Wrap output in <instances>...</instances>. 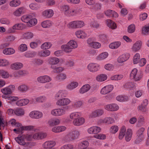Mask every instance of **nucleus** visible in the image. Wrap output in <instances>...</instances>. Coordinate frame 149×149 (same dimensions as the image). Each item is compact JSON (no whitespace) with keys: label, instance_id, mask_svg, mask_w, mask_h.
<instances>
[{"label":"nucleus","instance_id":"obj_1","mask_svg":"<svg viewBox=\"0 0 149 149\" xmlns=\"http://www.w3.org/2000/svg\"><path fill=\"white\" fill-rule=\"evenodd\" d=\"M59 62V59L55 57L50 58L48 60V63L51 65L50 68L53 69L54 73H60L63 70L62 67H58L56 65Z\"/></svg>","mask_w":149,"mask_h":149},{"label":"nucleus","instance_id":"obj_2","mask_svg":"<svg viewBox=\"0 0 149 149\" xmlns=\"http://www.w3.org/2000/svg\"><path fill=\"white\" fill-rule=\"evenodd\" d=\"M80 133L77 130H72L68 133L64 138V140L66 142H70L77 139Z\"/></svg>","mask_w":149,"mask_h":149},{"label":"nucleus","instance_id":"obj_3","mask_svg":"<svg viewBox=\"0 0 149 149\" xmlns=\"http://www.w3.org/2000/svg\"><path fill=\"white\" fill-rule=\"evenodd\" d=\"M28 141H32L33 138V135L32 134L19 135L18 137L15 138V139L17 143L20 145H24L26 143L24 139Z\"/></svg>","mask_w":149,"mask_h":149},{"label":"nucleus","instance_id":"obj_4","mask_svg":"<svg viewBox=\"0 0 149 149\" xmlns=\"http://www.w3.org/2000/svg\"><path fill=\"white\" fill-rule=\"evenodd\" d=\"M143 72L139 71L137 72V70L136 68L134 69L130 74V76L131 79H134L135 81L140 80L143 77Z\"/></svg>","mask_w":149,"mask_h":149},{"label":"nucleus","instance_id":"obj_5","mask_svg":"<svg viewBox=\"0 0 149 149\" xmlns=\"http://www.w3.org/2000/svg\"><path fill=\"white\" fill-rule=\"evenodd\" d=\"M69 106L63 107L61 108L56 109L51 111V114L55 116H59L65 113L66 111L69 109Z\"/></svg>","mask_w":149,"mask_h":149},{"label":"nucleus","instance_id":"obj_6","mask_svg":"<svg viewBox=\"0 0 149 149\" xmlns=\"http://www.w3.org/2000/svg\"><path fill=\"white\" fill-rule=\"evenodd\" d=\"M70 100L68 98H63L57 101L56 104L57 105L63 106V107L68 106H67L70 102Z\"/></svg>","mask_w":149,"mask_h":149},{"label":"nucleus","instance_id":"obj_7","mask_svg":"<svg viewBox=\"0 0 149 149\" xmlns=\"http://www.w3.org/2000/svg\"><path fill=\"white\" fill-rule=\"evenodd\" d=\"M29 116L31 118L38 119L42 117L43 113L39 111H34L30 113Z\"/></svg>","mask_w":149,"mask_h":149},{"label":"nucleus","instance_id":"obj_8","mask_svg":"<svg viewBox=\"0 0 149 149\" xmlns=\"http://www.w3.org/2000/svg\"><path fill=\"white\" fill-rule=\"evenodd\" d=\"M15 86L14 85H11L8 87L1 89V91L4 94L8 95L10 94L12 91L14 90Z\"/></svg>","mask_w":149,"mask_h":149},{"label":"nucleus","instance_id":"obj_9","mask_svg":"<svg viewBox=\"0 0 149 149\" xmlns=\"http://www.w3.org/2000/svg\"><path fill=\"white\" fill-rule=\"evenodd\" d=\"M104 113V111L102 109H97L93 112L90 115V117L92 118L100 117Z\"/></svg>","mask_w":149,"mask_h":149},{"label":"nucleus","instance_id":"obj_10","mask_svg":"<svg viewBox=\"0 0 149 149\" xmlns=\"http://www.w3.org/2000/svg\"><path fill=\"white\" fill-rule=\"evenodd\" d=\"M87 68L91 72H95L99 69V65L96 63H91L88 65Z\"/></svg>","mask_w":149,"mask_h":149},{"label":"nucleus","instance_id":"obj_11","mask_svg":"<svg viewBox=\"0 0 149 149\" xmlns=\"http://www.w3.org/2000/svg\"><path fill=\"white\" fill-rule=\"evenodd\" d=\"M113 88V85H110L104 87L101 91V93L103 95L107 94L112 91Z\"/></svg>","mask_w":149,"mask_h":149},{"label":"nucleus","instance_id":"obj_12","mask_svg":"<svg viewBox=\"0 0 149 149\" xmlns=\"http://www.w3.org/2000/svg\"><path fill=\"white\" fill-rule=\"evenodd\" d=\"M105 108L108 111H115L118 109L119 107L116 104H112L106 105Z\"/></svg>","mask_w":149,"mask_h":149},{"label":"nucleus","instance_id":"obj_13","mask_svg":"<svg viewBox=\"0 0 149 149\" xmlns=\"http://www.w3.org/2000/svg\"><path fill=\"white\" fill-rule=\"evenodd\" d=\"M101 130L100 127L97 126H93L90 127L88 130V133L90 134H96L99 132Z\"/></svg>","mask_w":149,"mask_h":149},{"label":"nucleus","instance_id":"obj_14","mask_svg":"<svg viewBox=\"0 0 149 149\" xmlns=\"http://www.w3.org/2000/svg\"><path fill=\"white\" fill-rule=\"evenodd\" d=\"M51 80V78L47 75L40 76L37 79V81L41 83H45L49 82Z\"/></svg>","mask_w":149,"mask_h":149},{"label":"nucleus","instance_id":"obj_15","mask_svg":"<svg viewBox=\"0 0 149 149\" xmlns=\"http://www.w3.org/2000/svg\"><path fill=\"white\" fill-rule=\"evenodd\" d=\"M142 46V42L140 41H138L134 43L132 47V49L134 52L139 51L141 49Z\"/></svg>","mask_w":149,"mask_h":149},{"label":"nucleus","instance_id":"obj_16","mask_svg":"<svg viewBox=\"0 0 149 149\" xmlns=\"http://www.w3.org/2000/svg\"><path fill=\"white\" fill-rule=\"evenodd\" d=\"M54 14V12L52 10H46L42 13V16L45 18H49L52 17Z\"/></svg>","mask_w":149,"mask_h":149},{"label":"nucleus","instance_id":"obj_17","mask_svg":"<svg viewBox=\"0 0 149 149\" xmlns=\"http://www.w3.org/2000/svg\"><path fill=\"white\" fill-rule=\"evenodd\" d=\"M56 144L55 142L54 141H48L45 142L42 145L43 147L45 149L50 148L54 147Z\"/></svg>","mask_w":149,"mask_h":149},{"label":"nucleus","instance_id":"obj_18","mask_svg":"<svg viewBox=\"0 0 149 149\" xmlns=\"http://www.w3.org/2000/svg\"><path fill=\"white\" fill-rule=\"evenodd\" d=\"M60 123V121L59 119L56 118H52L49 120L48 124L50 126H53L58 125Z\"/></svg>","mask_w":149,"mask_h":149},{"label":"nucleus","instance_id":"obj_19","mask_svg":"<svg viewBox=\"0 0 149 149\" xmlns=\"http://www.w3.org/2000/svg\"><path fill=\"white\" fill-rule=\"evenodd\" d=\"M85 122L84 118H83L78 117L73 121V124L75 125L79 126L82 125Z\"/></svg>","mask_w":149,"mask_h":149},{"label":"nucleus","instance_id":"obj_20","mask_svg":"<svg viewBox=\"0 0 149 149\" xmlns=\"http://www.w3.org/2000/svg\"><path fill=\"white\" fill-rule=\"evenodd\" d=\"M26 11L25 9L23 7L19 8L14 12V15L17 16H19L23 14Z\"/></svg>","mask_w":149,"mask_h":149},{"label":"nucleus","instance_id":"obj_21","mask_svg":"<svg viewBox=\"0 0 149 149\" xmlns=\"http://www.w3.org/2000/svg\"><path fill=\"white\" fill-rule=\"evenodd\" d=\"M123 86L126 88L131 90L135 88V84L133 82L128 81L126 82L124 85Z\"/></svg>","mask_w":149,"mask_h":149},{"label":"nucleus","instance_id":"obj_22","mask_svg":"<svg viewBox=\"0 0 149 149\" xmlns=\"http://www.w3.org/2000/svg\"><path fill=\"white\" fill-rule=\"evenodd\" d=\"M91 88L90 85L88 84L83 85L80 89L79 92L80 93L83 94L87 92Z\"/></svg>","mask_w":149,"mask_h":149},{"label":"nucleus","instance_id":"obj_23","mask_svg":"<svg viewBox=\"0 0 149 149\" xmlns=\"http://www.w3.org/2000/svg\"><path fill=\"white\" fill-rule=\"evenodd\" d=\"M129 57V55L128 54H123L118 58V61L119 63L123 62L127 60Z\"/></svg>","mask_w":149,"mask_h":149},{"label":"nucleus","instance_id":"obj_24","mask_svg":"<svg viewBox=\"0 0 149 149\" xmlns=\"http://www.w3.org/2000/svg\"><path fill=\"white\" fill-rule=\"evenodd\" d=\"M66 127L64 126H58L52 128V130L53 132L56 133L63 131H64Z\"/></svg>","mask_w":149,"mask_h":149},{"label":"nucleus","instance_id":"obj_25","mask_svg":"<svg viewBox=\"0 0 149 149\" xmlns=\"http://www.w3.org/2000/svg\"><path fill=\"white\" fill-rule=\"evenodd\" d=\"M23 64L20 63H15L12 64L11 65V68L13 70L19 69L22 68Z\"/></svg>","mask_w":149,"mask_h":149},{"label":"nucleus","instance_id":"obj_26","mask_svg":"<svg viewBox=\"0 0 149 149\" xmlns=\"http://www.w3.org/2000/svg\"><path fill=\"white\" fill-rule=\"evenodd\" d=\"M132 135V130L129 129L127 130L125 135V139L127 141H129L131 139Z\"/></svg>","mask_w":149,"mask_h":149},{"label":"nucleus","instance_id":"obj_27","mask_svg":"<svg viewBox=\"0 0 149 149\" xmlns=\"http://www.w3.org/2000/svg\"><path fill=\"white\" fill-rule=\"evenodd\" d=\"M107 26L112 29H115L117 27L116 24L113 21L110 19L107 20Z\"/></svg>","mask_w":149,"mask_h":149},{"label":"nucleus","instance_id":"obj_28","mask_svg":"<svg viewBox=\"0 0 149 149\" xmlns=\"http://www.w3.org/2000/svg\"><path fill=\"white\" fill-rule=\"evenodd\" d=\"M75 35L77 37L79 38H83L86 36V34L85 33L81 30H79L75 32Z\"/></svg>","mask_w":149,"mask_h":149},{"label":"nucleus","instance_id":"obj_29","mask_svg":"<svg viewBox=\"0 0 149 149\" xmlns=\"http://www.w3.org/2000/svg\"><path fill=\"white\" fill-rule=\"evenodd\" d=\"M50 54V51L47 50H42L39 52V56L41 57H46L49 56Z\"/></svg>","mask_w":149,"mask_h":149},{"label":"nucleus","instance_id":"obj_30","mask_svg":"<svg viewBox=\"0 0 149 149\" xmlns=\"http://www.w3.org/2000/svg\"><path fill=\"white\" fill-rule=\"evenodd\" d=\"M90 40V39H88L87 40V42L91 47L96 49L100 47L101 45L98 42H89V41Z\"/></svg>","mask_w":149,"mask_h":149},{"label":"nucleus","instance_id":"obj_31","mask_svg":"<svg viewBox=\"0 0 149 149\" xmlns=\"http://www.w3.org/2000/svg\"><path fill=\"white\" fill-rule=\"evenodd\" d=\"M88 146V143L87 141H83L78 145L79 149H86Z\"/></svg>","mask_w":149,"mask_h":149},{"label":"nucleus","instance_id":"obj_32","mask_svg":"<svg viewBox=\"0 0 149 149\" xmlns=\"http://www.w3.org/2000/svg\"><path fill=\"white\" fill-rule=\"evenodd\" d=\"M24 114V111L22 108L18 107L15 109V114L17 116H21Z\"/></svg>","mask_w":149,"mask_h":149},{"label":"nucleus","instance_id":"obj_33","mask_svg":"<svg viewBox=\"0 0 149 149\" xmlns=\"http://www.w3.org/2000/svg\"><path fill=\"white\" fill-rule=\"evenodd\" d=\"M121 43L120 42H115L110 44L109 47L112 49H116L118 48L121 45Z\"/></svg>","mask_w":149,"mask_h":149},{"label":"nucleus","instance_id":"obj_34","mask_svg":"<svg viewBox=\"0 0 149 149\" xmlns=\"http://www.w3.org/2000/svg\"><path fill=\"white\" fill-rule=\"evenodd\" d=\"M66 95V94L64 91H60L56 94L55 98L58 99L59 98L65 97Z\"/></svg>","mask_w":149,"mask_h":149},{"label":"nucleus","instance_id":"obj_35","mask_svg":"<svg viewBox=\"0 0 149 149\" xmlns=\"http://www.w3.org/2000/svg\"><path fill=\"white\" fill-rule=\"evenodd\" d=\"M15 50L12 48H7L3 50V53L6 55H10L15 52Z\"/></svg>","mask_w":149,"mask_h":149},{"label":"nucleus","instance_id":"obj_36","mask_svg":"<svg viewBox=\"0 0 149 149\" xmlns=\"http://www.w3.org/2000/svg\"><path fill=\"white\" fill-rule=\"evenodd\" d=\"M32 62L35 66H37L42 64L43 63V61L40 59H32Z\"/></svg>","mask_w":149,"mask_h":149},{"label":"nucleus","instance_id":"obj_37","mask_svg":"<svg viewBox=\"0 0 149 149\" xmlns=\"http://www.w3.org/2000/svg\"><path fill=\"white\" fill-rule=\"evenodd\" d=\"M126 129L124 127H122L120 130L118 136V138L120 139H122L124 136L125 134Z\"/></svg>","mask_w":149,"mask_h":149},{"label":"nucleus","instance_id":"obj_38","mask_svg":"<svg viewBox=\"0 0 149 149\" xmlns=\"http://www.w3.org/2000/svg\"><path fill=\"white\" fill-rule=\"evenodd\" d=\"M25 27V25L22 23L14 25L13 29L15 30H22Z\"/></svg>","mask_w":149,"mask_h":149},{"label":"nucleus","instance_id":"obj_39","mask_svg":"<svg viewBox=\"0 0 149 149\" xmlns=\"http://www.w3.org/2000/svg\"><path fill=\"white\" fill-rule=\"evenodd\" d=\"M61 48L63 50L66 52H71L72 50L71 48L70 47L67 43L65 45H62L61 46Z\"/></svg>","mask_w":149,"mask_h":149},{"label":"nucleus","instance_id":"obj_40","mask_svg":"<svg viewBox=\"0 0 149 149\" xmlns=\"http://www.w3.org/2000/svg\"><path fill=\"white\" fill-rule=\"evenodd\" d=\"M107 78V75L105 74H101L97 76L96 77V80L98 81H102L106 80Z\"/></svg>","mask_w":149,"mask_h":149},{"label":"nucleus","instance_id":"obj_41","mask_svg":"<svg viewBox=\"0 0 149 149\" xmlns=\"http://www.w3.org/2000/svg\"><path fill=\"white\" fill-rule=\"evenodd\" d=\"M67 44L72 49L77 48V45L76 42L74 40L70 41Z\"/></svg>","mask_w":149,"mask_h":149},{"label":"nucleus","instance_id":"obj_42","mask_svg":"<svg viewBox=\"0 0 149 149\" xmlns=\"http://www.w3.org/2000/svg\"><path fill=\"white\" fill-rule=\"evenodd\" d=\"M78 85V83L77 82H72L67 86V88L70 90H72L76 88Z\"/></svg>","mask_w":149,"mask_h":149},{"label":"nucleus","instance_id":"obj_43","mask_svg":"<svg viewBox=\"0 0 149 149\" xmlns=\"http://www.w3.org/2000/svg\"><path fill=\"white\" fill-rule=\"evenodd\" d=\"M79 13L78 9L74 8H71L69 10L68 15L73 16Z\"/></svg>","mask_w":149,"mask_h":149},{"label":"nucleus","instance_id":"obj_44","mask_svg":"<svg viewBox=\"0 0 149 149\" xmlns=\"http://www.w3.org/2000/svg\"><path fill=\"white\" fill-rule=\"evenodd\" d=\"M80 115L81 114L79 112H74L70 114V119L75 120L78 118Z\"/></svg>","mask_w":149,"mask_h":149},{"label":"nucleus","instance_id":"obj_45","mask_svg":"<svg viewBox=\"0 0 149 149\" xmlns=\"http://www.w3.org/2000/svg\"><path fill=\"white\" fill-rule=\"evenodd\" d=\"M116 99L118 101L120 102H125L127 100L129 97L126 96L120 95L117 96Z\"/></svg>","mask_w":149,"mask_h":149},{"label":"nucleus","instance_id":"obj_46","mask_svg":"<svg viewBox=\"0 0 149 149\" xmlns=\"http://www.w3.org/2000/svg\"><path fill=\"white\" fill-rule=\"evenodd\" d=\"M29 87L27 85L25 84H22L20 85L18 87V90L20 91L24 92L27 91Z\"/></svg>","mask_w":149,"mask_h":149},{"label":"nucleus","instance_id":"obj_47","mask_svg":"<svg viewBox=\"0 0 149 149\" xmlns=\"http://www.w3.org/2000/svg\"><path fill=\"white\" fill-rule=\"evenodd\" d=\"M20 3V1L19 0H13L10 1V5L11 6L16 7L19 6Z\"/></svg>","mask_w":149,"mask_h":149},{"label":"nucleus","instance_id":"obj_48","mask_svg":"<svg viewBox=\"0 0 149 149\" xmlns=\"http://www.w3.org/2000/svg\"><path fill=\"white\" fill-rule=\"evenodd\" d=\"M42 26L44 28H48L52 25L51 22L48 20L42 22L41 24Z\"/></svg>","mask_w":149,"mask_h":149},{"label":"nucleus","instance_id":"obj_49","mask_svg":"<svg viewBox=\"0 0 149 149\" xmlns=\"http://www.w3.org/2000/svg\"><path fill=\"white\" fill-rule=\"evenodd\" d=\"M28 23V25L30 27L35 25L37 23V20L35 18H32L31 17L30 20Z\"/></svg>","mask_w":149,"mask_h":149},{"label":"nucleus","instance_id":"obj_50","mask_svg":"<svg viewBox=\"0 0 149 149\" xmlns=\"http://www.w3.org/2000/svg\"><path fill=\"white\" fill-rule=\"evenodd\" d=\"M67 77L65 74L60 73L58 74L56 77V78L58 80L61 81L64 80Z\"/></svg>","mask_w":149,"mask_h":149},{"label":"nucleus","instance_id":"obj_51","mask_svg":"<svg viewBox=\"0 0 149 149\" xmlns=\"http://www.w3.org/2000/svg\"><path fill=\"white\" fill-rule=\"evenodd\" d=\"M52 45L49 42H46L44 43L41 46V48L42 49H46L49 48Z\"/></svg>","mask_w":149,"mask_h":149},{"label":"nucleus","instance_id":"obj_52","mask_svg":"<svg viewBox=\"0 0 149 149\" xmlns=\"http://www.w3.org/2000/svg\"><path fill=\"white\" fill-rule=\"evenodd\" d=\"M31 17L30 15H24L21 17V19L23 22L28 23Z\"/></svg>","mask_w":149,"mask_h":149},{"label":"nucleus","instance_id":"obj_53","mask_svg":"<svg viewBox=\"0 0 149 149\" xmlns=\"http://www.w3.org/2000/svg\"><path fill=\"white\" fill-rule=\"evenodd\" d=\"M145 122L144 117L142 116H139L138 118V125L139 126H141L144 125Z\"/></svg>","mask_w":149,"mask_h":149},{"label":"nucleus","instance_id":"obj_54","mask_svg":"<svg viewBox=\"0 0 149 149\" xmlns=\"http://www.w3.org/2000/svg\"><path fill=\"white\" fill-rule=\"evenodd\" d=\"M140 60V56L139 54H136L134 57L133 62L134 64L138 63Z\"/></svg>","mask_w":149,"mask_h":149},{"label":"nucleus","instance_id":"obj_55","mask_svg":"<svg viewBox=\"0 0 149 149\" xmlns=\"http://www.w3.org/2000/svg\"><path fill=\"white\" fill-rule=\"evenodd\" d=\"M36 54V53L34 52H27L25 53L24 56L27 58L34 57Z\"/></svg>","mask_w":149,"mask_h":149},{"label":"nucleus","instance_id":"obj_56","mask_svg":"<svg viewBox=\"0 0 149 149\" xmlns=\"http://www.w3.org/2000/svg\"><path fill=\"white\" fill-rule=\"evenodd\" d=\"M135 27L134 24L130 25L128 27L127 31L130 33H133L135 31Z\"/></svg>","mask_w":149,"mask_h":149},{"label":"nucleus","instance_id":"obj_57","mask_svg":"<svg viewBox=\"0 0 149 149\" xmlns=\"http://www.w3.org/2000/svg\"><path fill=\"white\" fill-rule=\"evenodd\" d=\"M76 29L80 28L84 25V23L83 21H76Z\"/></svg>","mask_w":149,"mask_h":149},{"label":"nucleus","instance_id":"obj_58","mask_svg":"<svg viewBox=\"0 0 149 149\" xmlns=\"http://www.w3.org/2000/svg\"><path fill=\"white\" fill-rule=\"evenodd\" d=\"M90 26L93 28L97 29L99 27L100 25L97 22L93 21L91 22Z\"/></svg>","mask_w":149,"mask_h":149},{"label":"nucleus","instance_id":"obj_59","mask_svg":"<svg viewBox=\"0 0 149 149\" xmlns=\"http://www.w3.org/2000/svg\"><path fill=\"white\" fill-rule=\"evenodd\" d=\"M23 35L24 38L26 39L31 38L33 36V33L31 32H26L24 33Z\"/></svg>","mask_w":149,"mask_h":149},{"label":"nucleus","instance_id":"obj_60","mask_svg":"<svg viewBox=\"0 0 149 149\" xmlns=\"http://www.w3.org/2000/svg\"><path fill=\"white\" fill-rule=\"evenodd\" d=\"M76 21L70 22L67 25L69 29H76Z\"/></svg>","mask_w":149,"mask_h":149},{"label":"nucleus","instance_id":"obj_61","mask_svg":"<svg viewBox=\"0 0 149 149\" xmlns=\"http://www.w3.org/2000/svg\"><path fill=\"white\" fill-rule=\"evenodd\" d=\"M145 130V129L143 127H141L137 131L136 133V136L141 137L143 136V133Z\"/></svg>","mask_w":149,"mask_h":149},{"label":"nucleus","instance_id":"obj_62","mask_svg":"<svg viewBox=\"0 0 149 149\" xmlns=\"http://www.w3.org/2000/svg\"><path fill=\"white\" fill-rule=\"evenodd\" d=\"M123 77V76L121 75H115L111 77L112 80H121Z\"/></svg>","mask_w":149,"mask_h":149},{"label":"nucleus","instance_id":"obj_63","mask_svg":"<svg viewBox=\"0 0 149 149\" xmlns=\"http://www.w3.org/2000/svg\"><path fill=\"white\" fill-rule=\"evenodd\" d=\"M118 130V127L116 125L112 126L110 128V132L113 134L116 133Z\"/></svg>","mask_w":149,"mask_h":149},{"label":"nucleus","instance_id":"obj_64","mask_svg":"<svg viewBox=\"0 0 149 149\" xmlns=\"http://www.w3.org/2000/svg\"><path fill=\"white\" fill-rule=\"evenodd\" d=\"M142 33L145 35H148L149 34V26L143 28Z\"/></svg>","mask_w":149,"mask_h":149}]
</instances>
